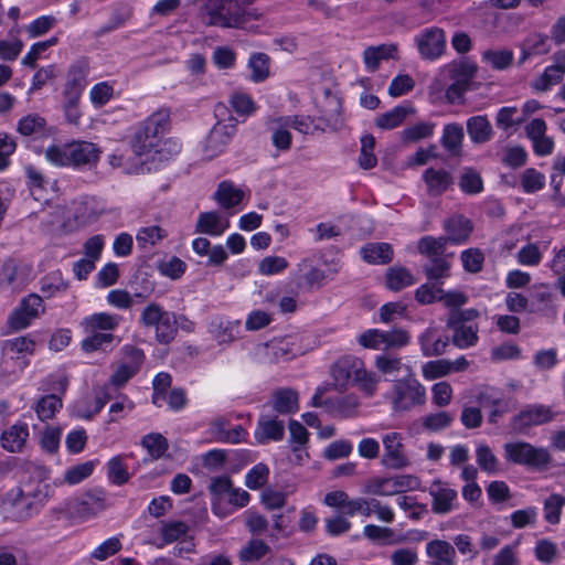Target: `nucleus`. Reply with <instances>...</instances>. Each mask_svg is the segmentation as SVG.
I'll return each instance as SVG.
<instances>
[{
	"instance_id": "nucleus-1",
	"label": "nucleus",
	"mask_w": 565,
	"mask_h": 565,
	"mask_svg": "<svg viewBox=\"0 0 565 565\" xmlns=\"http://www.w3.org/2000/svg\"><path fill=\"white\" fill-rule=\"evenodd\" d=\"M53 488L46 482V471L36 469V479L24 482L12 490L10 500L20 518H29L38 512L52 495Z\"/></svg>"
},
{
	"instance_id": "nucleus-2",
	"label": "nucleus",
	"mask_w": 565,
	"mask_h": 565,
	"mask_svg": "<svg viewBox=\"0 0 565 565\" xmlns=\"http://www.w3.org/2000/svg\"><path fill=\"white\" fill-rule=\"evenodd\" d=\"M170 127V111L159 109L139 122L131 138L132 152L141 159L147 160L162 136Z\"/></svg>"
},
{
	"instance_id": "nucleus-3",
	"label": "nucleus",
	"mask_w": 565,
	"mask_h": 565,
	"mask_svg": "<svg viewBox=\"0 0 565 565\" xmlns=\"http://www.w3.org/2000/svg\"><path fill=\"white\" fill-rule=\"evenodd\" d=\"M447 239L424 236L418 241V252L427 258L423 271L430 281H440L450 276L452 254L446 253Z\"/></svg>"
},
{
	"instance_id": "nucleus-4",
	"label": "nucleus",
	"mask_w": 565,
	"mask_h": 565,
	"mask_svg": "<svg viewBox=\"0 0 565 565\" xmlns=\"http://www.w3.org/2000/svg\"><path fill=\"white\" fill-rule=\"evenodd\" d=\"M479 317L476 309L451 310L446 327L451 331V341L457 348L465 350L475 347L479 340V327L475 320Z\"/></svg>"
},
{
	"instance_id": "nucleus-5",
	"label": "nucleus",
	"mask_w": 565,
	"mask_h": 565,
	"mask_svg": "<svg viewBox=\"0 0 565 565\" xmlns=\"http://www.w3.org/2000/svg\"><path fill=\"white\" fill-rule=\"evenodd\" d=\"M253 0H214V25L242 28L247 21L260 17L254 8Z\"/></svg>"
},
{
	"instance_id": "nucleus-6",
	"label": "nucleus",
	"mask_w": 565,
	"mask_h": 565,
	"mask_svg": "<svg viewBox=\"0 0 565 565\" xmlns=\"http://www.w3.org/2000/svg\"><path fill=\"white\" fill-rule=\"evenodd\" d=\"M503 449L508 461L535 469L546 468L552 459L546 448L526 441H510L504 444Z\"/></svg>"
},
{
	"instance_id": "nucleus-7",
	"label": "nucleus",
	"mask_w": 565,
	"mask_h": 565,
	"mask_svg": "<svg viewBox=\"0 0 565 565\" xmlns=\"http://www.w3.org/2000/svg\"><path fill=\"white\" fill-rule=\"evenodd\" d=\"M425 401L426 390L416 379L396 381L393 385L391 403L394 412H407Z\"/></svg>"
},
{
	"instance_id": "nucleus-8",
	"label": "nucleus",
	"mask_w": 565,
	"mask_h": 565,
	"mask_svg": "<svg viewBox=\"0 0 565 565\" xmlns=\"http://www.w3.org/2000/svg\"><path fill=\"white\" fill-rule=\"evenodd\" d=\"M414 43L423 60L435 61L446 51V33L441 28L429 26L415 35Z\"/></svg>"
},
{
	"instance_id": "nucleus-9",
	"label": "nucleus",
	"mask_w": 565,
	"mask_h": 565,
	"mask_svg": "<svg viewBox=\"0 0 565 565\" xmlns=\"http://www.w3.org/2000/svg\"><path fill=\"white\" fill-rule=\"evenodd\" d=\"M214 498L227 503L226 510L223 514H233L241 508L248 504L250 495L243 489L233 488L232 481L228 477L214 478Z\"/></svg>"
},
{
	"instance_id": "nucleus-10",
	"label": "nucleus",
	"mask_w": 565,
	"mask_h": 565,
	"mask_svg": "<svg viewBox=\"0 0 565 565\" xmlns=\"http://www.w3.org/2000/svg\"><path fill=\"white\" fill-rule=\"evenodd\" d=\"M214 154L224 151L236 134V120L230 115L224 104L214 105Z\"/></svg>"
},
{
	"instance_id": "nucleus-11",
	"label": "nucleus",
	"mask_w": 565,
	"mask_h": 565,
	"mask_svg": "<svg viewBox=\"0 0 565 565\" xmlns=\"http://www.w3.org/2000/svg\"><path fill=\"white\" fill-rule=\"evenodd\" d=\"M43 300L39 295L31 294L23 298L18 308L9 317V326L13 330H22L43 312Z\"/></svg>"
},
{
	"instance_id": "nucleus-12",
	"label": "nucleus",
	"mask_w": 565,
	"mask_h": 565,
	"mask_svg": "<svg viewBox=\"0 0 565 565\" xmlns=\"http://www.w3.org/2000/svg\"><path fill=\"white\" fill-rule=\"evenodd\" d=\"M106 212L105 204L93 196H82L74 200L70 213L78 226L95 223Z\"/></svg>"
},
{
	"instance_id": "nucleus-13",
	"label": "nucleus",
	"mask_w": 565,
	"mask_h": 565,
	"mask_svg": "<svg viewBox=\"0 0 565 565\" xmlns=\"http://www.w3.org/2000/svg\"><path fill=\"white\" fill-rule=\"evenodd\" d=\"M402 435L398 433H388L383 436L384 454L381 462L390 469H404L409 466V459L404 451Z\"/></svg>"
},
{
	"instance_id": "nucleus-14",
	"label": "nucleus",
	"mask_w": 565,
	"mask_h": 565,
	"mask_svg": "<svg viewBox=\"0 0 565 565\" xmlns=\"http://www.w3.org/2000/svg\"><path fill=\"white\" fill-rule=\"evenodd\" d=\"M181 142L177 138L160 139L151 154L143 160L138 172H150L175 158L181 151Z\"/></svg>"
},
{
	"instance_id": "nucleus-15",
	"label": "nucleus",
	"mask_w": 565,
	"mask_h": 565,
	"mask_svg": "<svg viewBox=\"0 0 565 565\" xmlns=\"http://www.w3.org/2000/svg\"><path fill=\"white\" fill-rule=\"evenodd\" d=\"M555 413L544 404L525 405L512 419L515 429H524L531 426H539L554 419Z\"/></svg>"
},
{
	"instance_id": "nucleus-16",
	"label": "nucleus",
	"mask_w": 565,
	"mask_h": 565,
	"mask_svg": "<svg viewBox=\"0 0 565 565\" xmlns=\"http://www.w3.org/2000/svg\"><path fill=\"white\" fill-rule=\"evenodd\" d=\"M428 493L431 497V511L435 514L444 515L455 509L458 493L448 483L435 480L429 486Z\"/></svg>"
},
{
	"instance_id": "nucleus-17",
	"label": "nucleus",
	"mask_w": 565,
	"mask_h": 565,
	"mask_svg": "<svg viewBox=\"0 0 565 565\" xmlns=\"http://www.w3.org/2000/svg\"><path fill=\"white\" fill-rule=\"evenodd\" d=\"M71 167L74 169L92 168L97 164L100 149L89 141H73L70 143Z\"/></svg>"
},
{
	"instance_id": "nucleus-18",
	"label": "nucleus",
	"mask_w": 565,
	"mask_h": 565,
	"mask_svg": "<svg viewBox=\"0 0 565 565\" xmlns=\"http://www.w3.org/2000/svg\"><path fill=\"white\" fill-rule=\"evenodd\" d=\"M427 565H456L457 552L451 543L440 539L427 542L425 547Z\"/></svg>"
},
{
	"instance_id": "nucleus-19",
	"label": "nucleus",
	"mask_w": 565,
	"mask_h": 565,
	"mask_svg": "<svg viewBox=\"0 0 565 565\" xmlns=\"http://www.w3.org/2000/svg\"><path fill=\"white\" fill-rule=\"evenodd\" d=\"M105 509L103 491H89L73 501L71 510L74 515L87 520Z\"/></svg>"
},
{
	"instance_id": "nucleus-20",
	"label": "nucleus",
	"mask_w": 565,
	"mask_h": 565,
	"mask_svg": "<svg viewBox=\"0 0 565 565\" xmlns=\"http://www.w3.org/2000/svg\"><path fill=\"white\" fill-rule=\"evenodd\" d=\"M254 436L260 445L280 441L285 436V423L276 416L262 415L257 422Z\"/></svg>"
},
{
	"instance_id": "nucleus-21",
	"label": "nucleus",
	"mask_w": 565,
	"mask_h": 565,
	"mask_svg": "<svg viewBox=\"0 0 565 565\" xmlns=\"http://www.w3.org/2000/svg\"><path fill=\"white\" fill-rule=\"evenodd\" d=\"M361 359L352 355L342 356L331 367V374L339 388H345L361 367Z\"/></svg>"
},
{
	"instance_id": "nucleus-22",
	"label": "nucleus",
	"mask_w": 565,
	"mask_h": 565,
	"mask_svg": "<svg viewBox=\"0 0 565 565\" xmlns=\"http://www.w3.org/2000/svg\"><path fill=\"white\" fill-rule=\"evenodd\" d=\"M452 72V78L455 81L451 85L448 86L446 90V98L450 103H457L462 98L463 94L469 88V84L473 77L476 68L468 64H461L455 67Z\"/></svg>"
},
{
	"instance_id": "nucleus-23",
	"label": "nucleus",
	"mask_w": 565,
	"mask_h": 565,
	"mask_svg": "<svg viewBox=\"0 0 565 565\" xmlns=\"http://www.w3.org/2000/svg\"><path fill=\"white\" fill-rule=\"evenodd\" d=\"M120 320L117 315L97 312L85 317L79 326L85 333H110L117 329Z\"/></svg>"
},
{
	"instance_id": "nucleus-24",
	"label": "nucleus",
	"mask_w": 565,
	"mask_h": 565,
	"mask_svg": "<svg viewBox=\"0 0 565 565\" xmlns=\"http://www.w3.org/2000/svg\"><path fill=\"white\" fill-rule=\"evenodd\" d=\"M444 230L447 234L444 238H446L447 242L462 244L469 238L473 230V224L466 216L456 214L445 220Z\"/></svg>"
},
{
	"instance_id": "nucleus-25",
	"label": "nucleus",
	"mask_w": 565,
	"mask_h": 565,
	"mask_svg": "<svg viewBox=\"0 0 565 565\" xmlns=\"http://www.w3.org/2000/svg\"><path fill=\"white\" fill-rule=\"evenodd\" d=\"M430 196H438L446 192L454 183V179L445 169L428 168L423 174Z\"/></svg>"
},
{
	"instance_id": "nucleus-26",
	"label": "nucleus",
	"mask_w": 565,
	"mask_h": 565,
	"mask_svg": "<svg viewBox=\"0 0 565 565\" xmlns=\"http://www.w3.org/2000/svg\"><path fill=\"white\" fill-rule=\"evenodd\" d=\"M396 53L397 46L395 44H381L366 47L363 51V62L366 71L375 72L383 61L394 58Z\"/></svg>"
},
{
	"instance_id": "nucleus-27",
	"label": "nucleus",
	"mask_w": 565,
	"mask_h": 565,
	"mask_svg": "<svg viewBox=\"0 0 565 565\" xmlns=\"http://www.w3.org/2000/svg\"><path fill=\"white\" fill-rule=\"evenodd\" d=\"M422 352L425 356H437L446 352L449 338L438 335L434 328L426 329L418 338Z\"/></svg>"
},
{
	"instance_id": "nucleus-28",
	"label": "nucleus",
	"mask_w": 565,
	"mask_h": 565,
	"mask_svg": "<svg viewBox=\"0 0 565 565\" xmlns=\"http://www.w3.org/2000/svg\"><path fill=\"white\" fill-rule=\"evenodd\" d=\"M359 404V398L353 394L324 399L326 409L333 417L341 418L353 417L356 414Z\"/></svg>"
},
{
	"instance_id": "nucleus-29",
	"label": "nucleus",
	"mask_w": 565,
	"mask_h": 565,
	"mask_svg": "<svg viewBox=\"0 0 565 565\" xmlns=\"http://www.w3.org/2000/svg\"><path fill=\"white\" fill-rule=\"evenodd\" d=\"M463 138V127L458 122H451L444 126L440 143L449 154L458 157L462 151Z\"/></svg>"
},
{
	"instance_id": "nucleus-30",
	"label": "nucleus",
	"mask_w": 565,
	"mask_h": 565,
	"mask_svg": "<svg viewBox=\"0 0 565 565\" xmlns=\"http://www.w3.org/2000/svg\"><path fill=\"white\" fill-rule=\"evenodd\" d=\"M246 436V430L242 425L231 426L225 417L214 420V441L238 444Z\"/></svg>"
},
{
	"instance_id": "nucleus-31",
	"label": "nucleus",
	"mask_w": 565,
	"mask_h": 565,
	"mask_svg": "<svg viewBox=\"0 0 565 565\" xmlns=\"http://www.w3.org/2000/svg\"><path fill=\"white\" fill-rule=\"evenodd\" d=\"M29 437V427L25 423H15L2 433L1 441L6 450L19 452L23 449Z\"/></svg>"
},
{
	"instance_id": "nucleus-32",
	"label": "nucleus",
	"mask_w": 565,
	"mask_h": 565,
	"mask_svg": "<svg viewBox=\"0 0 565 565\" xmlns=\"http://www.w3.org/2000/svg\"><path fill=\"white\" fill-rule=\"evenodd\" d=\"M271 406L281 415L294 414L299 409L298 393L291 388L276 390L271 395Z\"/></svg>"
},
{
	"instance_id": "nucleus-33",
	"label": "nucleus",
	"mask_w": 565,
	"mask_h": 565,
	"mask_svg": "<svg viewBox=\"0 0 565 565\" xmlns=\"http://www.w3.org/2000/svg\"><path fill=\"white\" fill-rule=\"evenodd\" d=\"M551 51L548 36L543 33H531L522 44L520 63L525 62L531 56L545 55Z\"/></svg>"
},
{
	"instance_id": "nucleus-34",
	"label": "nucleus",
	"mask_w": 565,
	"mask_h": 565,
	"mask_svg": "<svg viewBox=\"0 0 565 565\" xmlns=\"http://www.w3.org/2000/svg\"><path fill=\"white\" fill-rule=\"evenodd\" d=\"M467 132L473 143H486L493 135L492 126L484 115L470 117L467 120Z\"/></svg>"
},
{
	"instance_id": "nucleus-35",
	"label": "nucleus",
	"mask_w": 565,
	"mask_h": 565,
	"mask_svg": "<svg viewBox=\"0 0 565 565\" xmlns=\"http://www.w3.org/2000/svg\"><path fill=\"white\" fill-rule=\"evenodd\" d=\"M268 129L271 131V143L280 150L287 151L291 147L292 136L289 131V126L282 124V117L271 118L267 122Z\"/></svg>"
},
{
	"instance_id": "nucleus-36",
	"label": "nucleus",
	"mask_w": 565,
	"mask_h": 565,
	"mask_svg": "<svg viewBox=\"0 0 565 565\" xmlns=\"http://www.w3.org/2000/svg\"><path fill=\"white\" fill-rule=\"evenodd\" d=\"M214 198L217 200L222 207L228 210L242 202L244 198V191L237 188L231 181H223L218 184Z\"/></svg>"
},
{
	"instance_id": "nucleus-37",
	"label": "nucleus",
	"mask_w": 565,
	"mask_h": 565,
	"mask_svg": "<svg viewBox=\"0 0 565 565\" xmlns=\"http://www.w3.org/2000/svg\"><path fill=\"white\" fill-rule=\"evenodd\" d=\"M362 258L370 264H387L393 259L388 243H369L361 248Z\"/></svg>"
},
{
	"instance_id": "nucleus-38",
	"label": "nucleus",
	"mask_w": 565,
	"mask_h": 565,
	"mask_svg": "<svg viewBox=\"0 0 565 565\" xmlns=\"http://www.w3.org/2000/svg\"><path fill=\"white\" fill-rule=\"evenodd\" d=\"M63 406L62 398L56 394H49L40 397L32 408L41 422L52 419Z\"/></svg>"
},
{
	"instance_id": "nucleus-39",
	"label": "nucleus",
	"mask_w": 565,
	"mask_h": 565,
	"mask_svg": "<svg viewBox=\"0 0 565 565\" xmlns=\"http://www.w3.org/2000/svg\"><path fill=\"white\" fill-rule=\"evenodd\" d=\"M18 131L25 137H43L47 132L46 121L36 114H30L19 120Z\"/></svg>"
},
{
	"instance_id": "nucleus-40",
	"label": "nucleus",
	"mask_w": 565,
	"mask_h": 565,
	"mask_svg": "<svg viewBox=\"0 0 565 565\" xmlns=\"http://www.w3.org/2000/svg\"><path fill=\"white\" fill-rule=\"evenodd\" d=\"M88 65L84 61L74 63L67 73L64 90L84 92L87 85Z\"/></svg>"
},
{
	"instance_id": "nucleus-41",
	"label": "nucleus",
	"mask_w": 565,
	"mask_h": 565,
	"mask_svg": "<svg viewBox=\"0 0 565 565\" xmlns=\"http://www.w3.org/2000/svg\"><path fill=\"white\" fill-rule=\"evenodd\" d=\"M415 284L413 274L405 267H390L386 271V287L399 291Z\"/></svg>"
},
{
	"instance_id": "nucleus-42",
	"label": "nucleus",
	"mask_w": 565,
	"mask_h": 565,
	"mask_svg": "<svg viewBox=\"0 0 565 565\" xmlns=\"http://www.w3.org/2000/svg\"><path fill=\"white\" fill-rule=\"evenodd\" d=\"M140 445L147 450L151 460H158L166 456L169 444L166 437L159 433H150L142 437Z\"/></svg>"
},
{
	"instance_id": "nucleus-43",
	"label": "nucleus",
	"mask_w": 565,
	"mask_h": 565,
	"mask_svg": "<svg viewBox=\"0 0 565 565\" xmlns=\"http://www.w3.org/2000/svg\"><path fill=\"white\" fill-rule=\"evenodd\" d=\"M131 455H119L110 458L107 462V477L116 486H122L128 482L130 475L128 472L125 458Z\"/></svg>"
},
{
	"instance_id": "nucleus-44",
	"label": "nucleus",
	"mask_w": 565,
	"mask_h": 565,
	"mask_svg": "<svg viewBox=\"0 0 565 565\" xmlns=\"http://www.w3.org/2000/svg\"><path fill=\"white\" fill-rule=\"evenodd\" d=\"M268 347L273 350L276 359L281 360H291L303 353L299 345H296L295 337H286L280 340H274L268 344Z\"/></svg>"
},
{
	"instance_id": "nucleus-45",
	"label": "nucleus",
	"mask_w": 565,
	"mask_h": 565,
	"mask_svg": "<svg viewBox=\"0 0 565 565\" xmlns=\"http://www.w3.org/2000/svg\"><path fill=\"white\" fill-rule=\"evenodd\" d=\"M94 468V461H86L75 465L65 471L63 480L55 481V483L62 484L65 482L70 486L81 483L93 473Z\"/></svg>"
},
{
	"instance_id": "nucleus-46",
	"label": "nucleus",
	"mask_w": 565,
	"mask_h": 565,
	"mask_svg": "<svg viewBox=\"0 0 565 565\" xmlns=\"http://www.w3.org/2000/svg\"><path fill=\"white\" fill-rule=\"evenodd\" d=\"M565 505V495L553 493L544 500V519L550 524H557L561 520L562 510Z\"/></svg>"
},
{
	"instance_id": "nucleus-47",
	"label": "nucleus",
	"mask_w": 565,
	"mask_h": 565,
	"mask_svg": "<svg viewBox=\"0 0 565 565\" xmlns=\"http://www.w3.org/2000/svg\"><path fill=\"white\" fill-rule=\"evenodd\" d=\"M170 312L164 310L161 306L156 302L147 305L140 315V322L146 328H152L154 331L161 324Z\"/></svg>"
},
{
	"instance_id": "nucleus-48",
	"label": "nucleus",
	"mask_w": 565,
	"mask_h": 565,
	"mask_svg": "<svg viewBox=\"0 0 565 565\" xmlns=\"http://www.w3.org/2000/svg\"><path fill=\"white\" fill-rule=\"evenodd\" d=\"M270 58L265 53H254L248 60L252 70L250 78L255 83L264 82L269 76Z\"/></svg>"
},
{
	"instance_id": "nucleus-49",
	"label": "nucleus",
	"mask_w": 565,
	"mask_h": 565,
	"mask_svg": "<svg viewBox=\"0 0 565 565\" xmlns=\"http://www.w3.org/2000/svg\"><path fill=\"white\" fill-rule=\"evenodd\" d=\"M270 551V547L267 543L262 540L254 539L250 540L241 551L239 558L243 562L254 563L263 558Z\"/></svg>"
},
{
	"instance_id": "nucleus-50",
	"label": "nucleus",
	"mask_w": 565,
	"mask_h": 565,
	"mask_svg": "<svg viewBox=\"0 0 565 565\" xmlns=\"http://www.w3.org/2000/svg\"><path fill=\"white\" fill-rule=\"evenodd\" d=\"M435 124L429 121L416 122L402 131V139L405 142H417L434 135Z\"/></svg>"
},
{
	"instance_id": "nucleus-51",
	"label": "nucleus",
	"mask_w": 565,
	"mask_h": 565,
	"mask_svg": "<svg viewBox=\"0 0 565 565\" xmlns=\"http://www.w3.org/2000/svg\"><path fill=\"white\" fill-rule=\"evenodd\" d=\"M167 232L158 225L141 227L137 235V244L141 248L154 246L167 236Z\"/></svg>"
},
{
	"instance_id": "nucleus-52",
	"label": "nucleus",
	"mask_w": 565,
	"mask_h": 565,
	"mask_svg": "<svg viewBox=\"0 0 565 565\" xmlns=\"http://www.w3.org/2000/svg\"><path fill=\"white\" fill-rule=\"evenodd\" d=\"M459 188L466 194H477L483 189L480 174L471 168H465L459 178Z\"/></svg>"
},
{
	"instance_id": "nucleus-53",
	"label": "nucleus",
	"mask_w": 565,
	"mask_h": 565,
	"mask_svg": "<svg viewBox=\"0 0 565 565\" xmlns=\"http://www.w3.org/2000/svg\"><path fill=\"white\" fill-rule=\"evenodd\" d=\"M408 113V108L404 106H396L390 111L380 115L376 119V125L382 129L396 128L404 121Z\"/></svg>"
},
{
	"instance_id": "nucleus-54",
	"label": "nucleus",
	"mask_w": 565,
	"mask_h": 565,
	"mask_svg": "<svg viewBox=\"0 0 565 565\" xmlns=\"http://www.w3.org/2000/svg\"><path fill=\"white\" fill-rule=\"evenodd\" d=\"M535 558L544 564H553L558 556L557 544L547 539L539 540L534 547Z\"/></svg>"
},
{
	"instance_id": "nucleus-55",
	"label": "nucleus",
	"mask_w": 565,
	"mask_h": 565,
	"mask_svg": "<svg viewBox=\"0 0 565 565\" xmlns=\"http://www.w3.org/2000/svg\"><path fill=\"white\" fill-rule=\"evenodd\" d=\"M565 74L554 64L547 66L542 75L533 83L534 89L547 92L553 85L558 84Z\"/></svg>"
},
{
	"instance_id": "nucleus-56",
	"label": "nucleus",
	"mask_w": 565,
	"mask_h": 565,
	"mask_svg": "<svg viewBox=\"0 0 565 565\" xmlns=\"http://www.w3.org/2000/svg\"><path fill=\"white\" fill-rule=\"evenodd\" d=\"M476 460L480 469L489 475L495 473L499 470V461L489 446L484 444L478 445L476 449Z\"/></svg>"
},
{
	"instance_id": "nucleus-57",
	"label": "nucleus",
	"mask_w": 565,
	"mask_h": 565,
	"mask_svg": "<svg viewBox=\"0 0 565 565\" xmlns=\"http://www.w3.org/2000/svg\"><path fill=\"white\" fill-rule=\"evenodd\" d=\"M375 366L383 374L397 375L403 369V362L401 356L385 352L376 356Z\"/></svg>"
},
{
	"instance_id": "nucleus-58",
	"label": "nucleus",
	"mask_w": 565,
	"mask_h": 565,
	"mask_svg": "<svg viewBox=\"0 0 565 565\" xmlns=\"http://www.w3.org/2000/svg\"><path fill=\"white\" fill-rule=\"evenodd\" d=\"M70 143L53 145L46 148L45 159L55 167H71Z\"/></svg>"
},
{
	"instance_id": "nucleus-59",
	"label": "nucleus",
	"mask_w": 565,
	"mask_h": 565,
	"mask_svg": "<svg viewBox=\"0 0 565 565\" xmlns=\"http://www.w3.org/2000/svg\"><path fill=\"white\" fill-rule=\"evenodd\" d=\"M188 530V525L182 521L162 522L161 535L163 544H160L159 547L163 546L164 544L173 543L185 536Z\"/></svg>"
},
{
	"instance_id": "nucleus-60",
	"label": "nucleus",
	"mask_w": 565,
	"mask_h": 565,
	"mask_svg": "<svg viewBox=\"0 0 565 565\" xmlns=\"http://www.w3.org/2000/svg\"><path fill=\"white\" fill-rule=\"evenodd\" d=\"M62 437V428L56 426H46L40 438L41 448L47 454H56Z\"/></svg>"
},
{
	"instance_id": "nucleus-61",
	"label": "nucleus",
	"mask_w": 565,
	"mask_h": 565,
	"mask_svg": "<svg viewBox=\"0 0 565 565\" xmlns=\"http://www.w3.org/2000/svg\"><path fill=\"white\" fill-rule=\"evenodd\" d=\"M269 477V468L265 463L255 465L245 477V484L250 490H258L264 487Z\"/></svg>"
},
{
	"instance_id": "nucleus-62",
	"label": "nucleus",
	"mask_w": 565,
	"mask_h": 565,
	"mask_svg": "<svg viewBox=\"0 0 565 565\" xmlns=\"http://www.w3.org/2000/svg\"><path fill=\"white\" fill-rule=\"evenodd\" d=\"M177 332L178 319L174 313L170 312V315L161 321V324L157 328L154 334L158 342L168 344L175 338Z\"/></svg>"
},
{
	"instance_id": "nucleus-63",
	"label": "nucleus",
	"mask_w": 565,
	"mask_h": 565,
	"mask_svg": "<svg viewBox=\"0 0 565 565\" xmlns=\"http://www.w3.org/2000/svg\"><path fill=\"white\" fill-rule=\"evenodd\" d=\"M374 146L375 138L372 135H364L361 138V153L359 163L361 168L365 170L374 168L377 163V159L373 153Z\"/></svg>"
},
{
	"instance_id": "nucleus-64",
	"label": "nucleus",
	"mask_w": 565,
	"mask_h": 565,
	"mask_svg": "<svg viewBox=\"0 0 565 565\" xmlns=\"http://www.w3.org/2000/svg\"><path fill=\"white\" fill-rule=\"evenodd\" d=\"M483 61L495 70H504L509 67L513 61V52L511 50H488L482 54Z\"/></svg>"
}]
</instances>
